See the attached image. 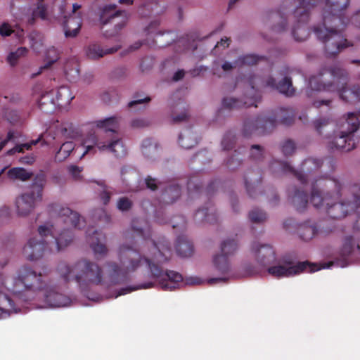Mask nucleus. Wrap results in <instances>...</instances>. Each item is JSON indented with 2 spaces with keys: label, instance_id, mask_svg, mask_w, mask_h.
Masks as SVG:
<instances>
[{
  "label": "nucleus",
  "instance_id": "f257e3e1",
  "mask_svg": "<svg viewBox=\"0 0 360 360\" xmlns=\"http://www.w3.org/2000/svg\"><path fill=\"white\" fill-rule=\"evenodd\" d=\"M133 229L144 240L136 251L127 243L122 244L117 250L121 264L115 262L106 264L105 272L94 262L87 259L77 261L72 265L65 262L58 263L56 271L65 283L75 281L78 285L85 289L91 285H97L105 282L108 284H117L124 281L126 275L141 268H146L150 277L158 282L164 290H173L179 286L183 281L182 276L177 272L165 271L162 265L167 262L171 255V249L167 243L156 244L150 238L149 232L142 228L132 226Z\"/></svg>",
  "mask_w": 360,
  "mask_h": 360
},
{
  "label": "nucleus",
  "instance_id": "f03ea898",
  "mask_svg": "<svg viewBox=\"0 0 360 360\" xmlns=\"http://www.w3.org/2000/svg\"><path fill=\"white\" fill-rule=\"evenodd\" d=\"M349 0H326L322 12V23L314 26L313 32L324 44L327 56H333L353 44L343 38L342 32L351 22L360 30V10L351 18L345 16Z\"/></svg>",
  "mask_w": 360,
  "mask_h": 360
},
{
  "label": "nucleus",
  "instance_id": "7ed1b4c3",
  "mask_svg": "<svg viewBox=\"0 0 360 360\" xmlns=\"http://www.w3.org/2000/svg\"><path fill=\"white\" fill-rule=\"evenodd\" d=\"M11 281L10 284L6 281L5 285H0V290L4 294L5 289L15 295L24 292L34 293L36 297L33 298L37 302V308L64 307L71 302L70 297L60 292L59 288L52 281H47L41 273L30 266H22Z\"/></svg>",
  "mask_w": 360,
  "mask_h": 360
},
{
  "label": "nucleus",
  "instance_id": "20e7f679",
  "mask_svg": "<svg viewBox=\"0 0 360 360\" xmlns=\"http://www.w3.org/2000/svg\"><path fill=\"white\" fill-rule=\"evenodd\" d=\"M323 186L324 193L316 191L313 184L311 202L314 207L325 210L331 218H343L349 212L360 207L359 184L345 185L338 179H328Z\"/></svg>",
  "mask_w": 360,
  "mask_h": 360
},
{
  "label": "nucleus",
  "instance_id": "39448f33",
  "mask_svg": "<svg viewBox=\"0 0 360 360\" xmlns=\"http://www.w3.org/2000/svg\"><path fill=\"white\" fill-rule=\"evenodd\" d=\"M347 72L338 67L324 69L316 75H313L309 81V89L306 91L308 97L312 96L314 91H337L342 100L347 102H355L360 100V89L354 86L352 89H347Z\"/></svg>",
  "mask_w": 360,
  "mask_h": 360
},
{
  "label": "nucleus",
  "instance_id": "423d86ee",
  "mask_svg": "<svg viewBox=\"0 0 360 360\" xmlns=\"http://www.w3.org/2000/svg\"><path fill=\"white\" fill-rule=\"evenodd\" d=\"M82 146L84 148L81 158L86 155H94L99 153H111L115 157L121 158L126 155L127 150L122 140L118 137H110L108 134L90 133L83 138Z\"/></svg>",
  "mask_w": 360,
  "mask_h": 360
},
{
  "label": "nucleus",
  "instance_id": "0eeeda50",
  "mask_svg": "<svg viewBox=\"0 0 360 360\" xmlns=\"http://www.w3.org/2000/svg\"><path fill=\"white\" fill-rule=\"evenodd\" d=\"M73 240L70 230L64 229L58 233L55 239L54 248L50 247L48 243L38 236L30 237L22 249L23 256L30 261H36L41 258L48 251L59 252L68 246Z\"/></svg>",
  "mask_w": 360,
  "mask_h": 360
},
{
  "label": "nucleus",
  "instance_id": "6e6552de",
  "mask_svg": "<svg viewBox=\"0 0 360 360\" xmlns=\"http://www.w3.org/2000/svg\"><path fill=\"white\" fill-rule=\"evenodd\" d=\"M359 126V121L356 115L349 112L347 118L340 125V132L327 142L330 150L349 151L355 147V143L352 139V134L355 132Z\"/></svg>",
  "mask_w": 360,
  "mask_h": 360
},
{
  "label": "nucleus",
  "instance_id": "1a4fd4ad",
  "mask_svg": "<svg viewBox=\"0 0 360 360\" xmlns=\"http://www.w3.org/2000/svg\"><path fill=\"white\" fill-rule=\"evenodd\" d=\"M332 263L324 264L321 267H317L315 264L307 262H296L292 259H283L277 265L269 266L268 273L276 278L293 276L304 271L314 272L321 269H328Z\"/></svg>",
  "mask_w": 360,
  "mask_h": 360
},
{
  "label": "nucleus",
  "instance_id": "9d476101",
  "mask_svg": "<svg viewBox=\"0 0 360 360\" xmlns=\"http://www.w3.org/2000/svg\"><path fill=\"white\" fill-rule=\"evenodd\" d=\"M283 172H291L295 174L297 179L302 184H304L307 181L311 182V191H313V184L315 186L316 191H320L321 188H324L323 186L324 181L328 179H312L311 172L319 169L321 165V162L318 159L308 158L305 160L301 167L300 172H295L287 162H278Z\"/></svg>",
  "mask_w": 360,
  "mask_h": 360
},
{
  "label": "nucleus",
  "instance_id": "9b49d317",
  "mask_svg": "<svg viewBox=\"0 0 360 360\" xmlns=\"http://www.w3.org/2000/svg\"><path fill=\"white\" fill-rule=\"evenodd\" d=\"M261 82L262 80L259 77L255 75L250 76L245 82L248 88L250 89L245 96V100L242 101L232 97H227L222 101L223 107L227 108H240L243 106L250 107L253 105L257 107L256 103L259 101L260 96L255 88V86H261Z\"/></svg>",
  "mask_w": 360,
  "mask_h": 360
},
{
  "label": "nucleus",
  "instance_id": "f8f14e48",
  "mask_svg": "<svg viewBox=\"0 0 360 360\" xmlns=\"http://www.w3.org/2000/svg\"><path fill=\"white\" fill-rule=\"evenodd\" d=\"M120 18L115 25L112 30L106 31L104 34L108 38L120 37V31L125 26L127 22V15L124 11H117L115 4H109L104 6L101 11L100 20L103 24H106L111 20Z\"/></svg>",
  "mask_w": 360,
  "mask_h": 360
},
{
  "label": "nucleus",
  "instance_id": "ddd939ff",
  "mask_svg": "<svg viewBox=\"0 0 360 360\" xmlns=\"http://www.w3.org/2000/svg\"><path fill=\"white\" fill-rule=\"evenodd\" d=\"M41 200L39 193L34 194L30 191L21 193L15 200L16 214L20 217H27Z\"/></svg>",
  "mask_w": 360,
  "mask_h": 360
},
{
  "label": "nucleus",
  "instance_id": "4468645a",
  "mask_svg": "<svg viewBox=\"0 0 360 360\" xmlns=\"http://www.w3.org/2000/svg\"><path fill=\"white\" fill-rule=\"evenodd\" d=\"M314 6L309 7H297L294 11V17L297 21V25L292 29V34L296 41H304L309 37V31L304 27V24L309 20V11Z\"/></svg>",
  "mask_w": 360,
  "mask_h": 360
},
{
  "label": "nucleus",
  "instance_id": "2eb2a0df",
  "mask_svg": "<svg viewBox=\"0 0 360 360\" xmlns=\"http://www.w3.org/2000/svg\"><path fill=\"white\" fill-rule=\"evenodd\" d=\"M86 238L96 258H101L107 255L108 250L105 245L102 243L105 240L102 233L94 229H89L86 231Z\"/></svg>",
  "mask_w": 360,
  "mask_h": 360
},
{
  "label": "nucleus",
  "instance_id": "dca6fc26",
  "mask_svg": "<svg viewBox=\"0 0 360 360\" xmlns=\"http://www.w3.org/2000/svg\"><path fill=\"white\" fill-rule=\"evenodd\" d=\"M56 212L58 214L59 219L58 223L63 221L67 224H71L75 229H82L85 221L77 212H74L68 207L56 205L54 207Z\"/></svg>",
  "mask_w": 360,
  "mask_h": 360
},
{
  "label": "nucleus",
  "instance_id": "f3484780",
  "mask_svg": "<svg viewBox=\"0 0 360 360\" xmlns=\"http://www.w3.org/2000/svg\"><path fill=\"white\" fill-rule=\"evenodd\" d=\"M252 251L258 262L262 267L271 265L275 261V253L273 248L268 245H259L254 244Z\"/></svg>",
  "mask_w": 360,
  "mask_h": 360
},
{
  "label": "nucleus",
  "instance_id": "a211bd4d",
  "mask_svg": "<svg viewBox=\"0 0 360 360\" xmlns=\"http://www.w3.org/2000/svg\"><path fill=\"white\" fill-rule=\"evenodd\" d=\"M264 23L273 33L278 34L285 30L286 19L278 11H271L266 15Z\"/></svg>",
  "mask_w": 360,
  "mask_h": 360
},
{
  "label": "nucleus",
  "instance_id": "6ab92c4d",
  "mask_svg": "<svg viewBox=\"0 0 360 360\" xmlns=\"http://www.w3.org/2000/svg\"><path fill=\"white\" fill-rule=\"evenodd\" d=\"M82 25L79 14L64 15L63 27L66 37H75L77 35Z\"/></svg>",
  "mask_w": 360,
  "mask_h": 360
},
{
  "label": "nucleus",
  "instance_id": "aec40b11",
  "mask_svg": "<svg viewBox=\"0 0 360 360\" xmlns=\"http://www.w3.org/2000/svg\"><path fill=\"white\" fill-rule=\"evenodd\" d=\"M212 264L214 269L221 274H226L231 270L230 257L221 252L212 256Z\"/></svg>",
  "mask_w": 360,
  "mask_h": 360
},
{
  "label": "nucleus",
  "instance_id": "412c9836",
  "mask_svg": "<svg viewBox=\"0 0 360 360\" xmlns=\"http://www.w3.org/2000/svg\"><path fill=\"white\" fill-rule=\"evenodd\" d=\"M266 86L276 89L280 93L287 96H291L294 94L295 89L292 86V82L290 79L285 77L282 81L279 82L277 84L274 78H269L266 82Z\"/></svg>",
  "mask_w": 360,
  "mask_h": 360
},
{
  "label": "nucleus",
  "instance_id": "4be33fe9",
  "mask_svg": "<svg viewBox=\"0 0 360 360\" xmlns=\"http://www.w3.org/2000/svg\"><path fill=\"white\" fill-rule=\"evenodd\" d=\"M18 312L13 301L0 290V319L9 316Z\"/></svg>",
  "mask_w": 360,
  "mask_h": 360
},
{
  "label": "nucleus",
  "instance_id": "5701e85b",
  "mask_svg": "<svg viewBox=\"0 0 360 360\" xmlns=\"http://www.w3.org/2000/svg\"><path fill=\"white\" fill-rule=\"evenodd\" d=\"M56 106L61 108L70 104L71 101L74 98L70 89L68 86H60L56 90H52Z\"/></svg>",
  "mask_w": 360,
  "mask_h": 360
},
{
  "label": "nucleus",
  "instance_id": "b1692460",
  "mask_svg": "<svg viewBox=\"0 0 360 360\" xmlns=\"http://www.w3.org/2000/svg\"><path fill=\"white\" fill-rule=\"evenodd\" d=\"M38 103L41 110L46 113L53 112L57 107L52 91L42 94Z\"/></svg>",
  "mask_w": 360,
  "mask_h": 360
},
{
  "label": "nucleus",
  "instance_id": "393cba45",
  "mask_svg": "<svg viewBox=\"0 0 360 360\" xmlns=\"http://www.w3.org/2000/svg\"><path fill=\"white\" fill-rule=\"evenodd\" d=\"M120 46L103 50L99 45H89L86 51V56L91 59H98L106 54H110L120 49Z\"/></svg>",
  "mask_w": 360,
  "mask_h": 360
},
{
  "label": "nucleus",
  "instance_id": "a878e982",
  "mask_svg": "<svg viewBox=\"0 0 360 360\" xmlns=\"http://www.w3.org/2000/svg\"><path fill=\"white\" fill-rule=\"evenodd\" d=\"M291 203L298 212L304 211L307 206V198L303 191L295 189L290 195Z\"/></svg>",
  "mask_w": 360,
  "mask_h": 360
},
{
  "label": "nucleus",
  "instance_id": "bb28decb",
  "mask_svg": "<svg viewBox=\"0 0 360 360\" xmlns=\"http://www.w3.org/2000/svg\"><path fill=\"white\" fill-rule=\"evenodd\" d=\"M239 68V65H236V60L233 63L229 61L220 63L219 60H216L212 65V72L214 75L221 77L225 73L230 72L233 68Z\"/></svg>",
  "mask_w": 360,
  "mask_h": 360
},
{
  "label": "nucleus",
  "instance_id": "cd10ccee",
  "mask_svg": "<svg viewBox=\"0 0 360 360\" xmlns=\"http://www.w3.org/2000/svg\"><path fill=\"white\" fill-rule=\"evenodd\" d=\"M120 121V117L112 116L97 120L96 122V126L98 128L104 129L105 131L115 132L119 127Z\"/></svg>",
  "mask_w": 360,
  "mask_h": 360
},
{
  "label": "nucleus",
  "instance_id": "c85d7f7f",
  "mask_svg": "<svg viewBox=\"0 0 360 360\" xmlns=\"http://www.w3.org/2000/svg\"><path fill=\"white\" fill-rule=\"evenodd\" d=\"M179 143L182 148L190 149L198 143V138L192 131L186 130L180 134Z\"/></svg>",
  "mask_w": 360,
  "mask_h": 360
},
{
  "label": "nucleus",
  "instance_id": "c756f323",
  "mask_svg": "<svg viewBox=\"0 0 360 360\" xmlns=\"http://www.w3.org/2000/svg\"><path fill=\"white\" fill-rule=\"evenodd\" d=\"M8 178L11 181L19 180L25 181L29 180L32 176V173L27 172L22 167H13L10 169L7 173Z\"/></svg>",
  "mask_w": 360,
  "mask_h": 360
},
{
  "label": "nucleus",
  "instance_id": "7c9ffc66",
  "mask_svg": "<svg viewBox=\"0 0 360 360\" xmlns=\"http://www.w3.org/2000/svg\"><path fill=\"white\" fill-rule=\"evenodd\" d=\"M177 254L182 257H191L193 254V245L186 238L178 239L176 246Z\"/></svg>",
  "mask_w": 360,
  "mask_h": 360
},
{
  "label": "nucleus",
  "instance_id": "2f4dec72",
  "mask_svg": "<svg viewBox=\"0 0 360 360\" xmlns=\"http://www.w3.org/2000/svg\"><path fill=\"white\" fill-rule=\"evenodd\" d=\"M318 233V230L314 224H304L299 226L298 234L304 240H309Z\"/></svg>",
  "mask_w": 360,
  "mask_h": 360
},
{
  "label": "nucleus",
  "instance_id": "473e14b6",
  "mask_svg": "<svg viewBox=\"0 0 360 360\" xmlns=\"http://www.w3.org/2000/svg\"><path fill=\"white\" fill-rule=\"evenodd\" d=\"M355 249L359 250V245L356 243L352 237H346L344 240L342 248L340 250V255L342 257L349 256L354 252Z\"/></svg>",
  "mask_w": 360,
  "mask_h": 360
},
{
  "label": "nucleus",
  "instance_id": "72a5a7b5",
  "mask_svg": "<svg viewBox=\"0 0 360 360\" xmlns=\"http://www.w3.org/2000/svg\"><path fill=\"white\" fill-rule=\"evenodd\" d=\"M262 58L255 54H246L239 56L236 60V65L239 68L252 65L257 63Z\"/></svg>",
  "mask_w": 360,
  "mask_h": 360
},
{
  "label": "nucleus",
  "instance_id": "f704fd0d",
  "mask_svg": "<svg viewBox=\"0 0 360 360\" xmlns=\"http://www.w3.org/2000/svg\"><path fill=\"white\" fill-rule=\"evenodd\" d=\"M28 49L25 47H20L15 51L8 53L6 61L11 66H15L20 58L27 56Z\"/></svg>",
  "mask_w": 360,
  "mask_h": 360
},
{
  "label": "nucleus",
  "instance_id": "c9c22d12",
  "mask_svg": "<svg viewBox=\"0 0 360 360\" xmlns=\"http://www.w3.org/2000/svg\"><path fill=\"white\" fill-rule=\"evenodd\" d=\"M158 145L153 140L148 139L143 141L142 152L148 158H154L158 154Z\"/></svg>",
  "mask_w": 360,
  "mask_h": 360
},
{
  "label": "nucleus",
  "instance_id": "e433bc0d",
  "mask_svg": "<svg viewBox=\"0 0 360 360\" xmlns=\"http://www.w3.org/2000/svg\"><path fill=\"white\" fill-rule=\"evenodd\" d=\"M12 33L15 34L16 38L21 41L24 36V30L20 28L13 29L8 23H3L0 26V34L3 37H7L11 35Z\"/></svg>",
  "mask_w": 360,
  "mask_h": 360
},
{
  "label": "nucleus",
  "instance_id": "4c0bfd02",
  "mask_svg": "<svg viewBox=\"0 0 360 360\" xmlns=\"http://www.w3.org/2000/svg\"><path fill=\"white\" fill-rule=\"evenodd\" d=\"M238 248L237 243L233 239H227L224 240L220 247V252L225 255L231 257L235 254Z\"/></svg>",
  "mask_w": 360,
  "mask_h": 360
},
{
  "label": "nucleus",
  "instance_id": "58836bf2",
  "mask_svg": "<svg viewBox=\"0 0 360 360\" xmlns=\"http://www.w3.org/2000/svg\"><path fill=\"white\" fill-rule=\"evenodd\" d=\"M75 148V143L72 141H67L63 143L56 155L58 161L65 160Z\"/></svg>",
  "mask_w": 360,
  "mask_h": 360
},
{
  "label": "nucleus",
  "instance_id": "ea45409f",
  "mask_svg": "<svg viewBox=\"0 0 360 360\" xmlns=\"http://www.w3.org/2000/svg\"><path fill=\"white\" fill-rule=\"evenodd\" d=\"M46 176L43 174H37L32 183V187L30 190L32 193L34 194L39 193L40 194V198L42 199L43 196V189L46 184Z\"/></svg>",
  "mask_w": 360,
  "mask_h": 360
},
{
  "label": "nucleus",
  "instance_id": "a19ab883",
  "mask_svg": "<svg viewBox=\"0 0 360 360\" xmlns=\"http://www.w3.org/2000/svg\"><path fill=\"white\" fill-rule=\"evenodd\" d=\"M58 231V229L51 222H46L38 227V236L44 239V237L51 235L56 238L57 236H54V234Z\"/></svg>",
  "mask_w": 360,
  "mask_h": 360
},
{
  "label": "nucleus",
  "instance_id": "79ce46f5",
  "mask_svg": "<svg viewBox=\"0 0 360 360\" xmlns=\"http://www.w3.org/2000/svg\"><path fill=\"white\" fill-rule=\"evenodd\" d=\"M39 140H40V138H39L36 140H33L29 143L17 145L14 148L8 150L7 151L6 154L8 155H12L15 154V153H23L25 151V150H29L32 148V147L33 146H35L36 144H37L38 142L39 141Z\"/></svg>",
  "mask_w": 360,
  "mask_h": 360
},
{
  "label": "nucleus",
  "instance_id": "37998d69",
  "mask_svg": "<svg viewBox=\"0 0 360 360\" xmlns=\"http://www.w3.org/2000/svg\"><path fill=\"white\" fill-rule=\"evenodd\" d=\"M180 195V188L177 186L168 188L164 194L163 199L167 203L173 202Z\"/></svg>",
  "mask_w": 360,
  "mask_h": 360
},
{
  "label": "nucleus",
  "instance_id": "c03bdc74",
  "mask_svg": "<svg viewBox=\"0 0 360 360\" xmlns=\"http://www.w3.org/2000/svg\"><path fill=\"white\" fill-rule=\"evenodd\" d=\"M281 123L285 125L292 124L295 118V112L292 109H281L278 115Z\"/></svg>",
  "mask_w": 360,
  "mask_h": 360
},
{
  "label": "nucleus",
  "instance_id": "a18cd8bd",
  "mask_svg": "<svg viewBox=\"0 0 360 360\" xmlns=\"http://www.w3.org/2000/svg\"><path fill=\"white\" fill-rule=\"evenodd\" d=\"M249 218L252 222L262 223L266 219V214L262 210L255 208L249 212Z\"/></svg>",
  "mask_w": 360,
  "mask_h": 360
},
{
  "label": "nucleus",
  "instance_id": "49530a36",
  "mask_svg": "<svg viewBox=\"0 0 360 360\" xmlns=\"http://www.w3.org/2000/svg\"><path fill=\"white\" fill-rule=\"evenodd\" d=\"M46 58L48 60V64L44 68L50 66L59 58L58 50L53 46L49 49L46 51Z\"/></svg>",
  "mask_w": 360,
  "mask_h": 360
},
{
  "label": "nucleus",
  "instance_id": "de8ad7c7",
  "mask_svg": "<svg viewBox=\"0 0 360 360\" xmlns=\"http://www.w3.org/2000/svg\"><path fill=\"white\" fill-rule=\"evenodd\" d=\"M195 219L198 221H207L208 222H211L212 221L210 219V214L207 212V209L198 210L195 214Z\"/></svg>",
  "mask_w": 360,
  "mask_h": 360
},
{
  "label": "nucleus",
  "instance_id": "09e8293b",
  "mask_svg": "<svg viewBox=\"0 0 360 360\" xmlns=\"http://www.w3.org/2000/svg\"><path fill=\"white\" fill-rule=\"evenodd\" d=\"M295 148V143L290 140L285 141L281 146L282 152L285 155H291L294 152Z\"/></svg>",
  "mask_w": 360,
  "mask_h": 360
},
{
  "label": "nucleus",
  "instance_id": "8fccbe9b",
  "mask_svg": "<svg viewBox=\"0 0 360 360\" xmlns=\"http://www.w3.org/2000/svg\"><path fill=\"white\" fill-rule=\"evenodd\" d=\"M34 17H39L42 20L46 18V8L42 3H39L37 8L33 11Z\"/></svg>",
  "mask_w": 360,
  "mask_h": 360
},
{
  "label": "nucleus",
  "instance_id": "3c124183",
  "mask_svg": "<svg viewBox=\"0 0 360 360\" xmlns=\"http://www.w3.org/2000/svg\"><path fill=\"white\" fill-rule=\"evenodd\" d=\"M154 286H155V283L153 282L145 283L139 286L133 287L130 289H128V288L122 289V292H120L118 295H117L115 297H117L118 295H124V294L131 292L132 290H136L141 289V288H143V289L150 288H153Z\"/></svg>",
  "mask_w": 360,
  "mask_h": 360
},
{
  "label": "nucleus",
  "instance_id": "603ef678",
  "mask_svg": "<svg viewBox=\"0 0 360 360\" xmlns=\"http://www.w3.org/2000/svg\"><path fill=\"white\" fill-rule=\"evenodd\" d=\"M131 201L126 198H122L117 202V208L122 211L128 210L131 207Z\"/></svg>",
  "mask_w": 360,
  "mask_h": 360
},
{
  "label": "nucleus",
  "instance_id": "864d4df0",
  "mask_svg": "<svg viewBox=\"0 0 360 360\" xmlns=\"http://www.w3.org/2000/svg\"><path fill=\"white\" fill-rule=\"evenodd\" d=\"M68 169L75 179H79L80 178V173L82 170V168L75 165H70L68 167Z\"/></svg>",
  "mask_w": 360,
  "mask_h": 360
},
{
  "label": "nucleus",
  "instance_id": "5fc2aeb1",
  "mask_svg": "<svg viewBox=\"0 0 360 360\" xmlns=\"http://www.w3.org/2000/svg\"><path fill=\"white\" fill-rule=\"evenodd\" d=\"M250 155L252 158L257 160L262 157V151L259 145H254L251 148Z\"/></svg>",
  "mask_w": 360,
  "mask_h": 360
},
{
  "label": "nucleus",
  "instance_id": "6e6d98bb",
  "mask_svg": "<svg viewBox=\"0 0 360 360\" xmlns=\"http://www.w3.org/2000/svg\"><path fill=\"white\" fill-rule=\"evenodd\" d=\"M329 123V120L326 118H320L314 121L315 128L318 131H321V129L326 126Z\"/></svg>",
  "mask_w": 360,
  "mask_h": 360
},
{
  "label": "nucleus",
  "instance_id": "4d7b16f0",
  "mask_svg": "<svg viewBox=\"0 0 360 360\" xmlns=\"http://www.w3.org/2000/svg\"><path fill=\"white\" fill-rule=\"evenodd\" d=\"M148 124V122L143 118L134 119L131 122V125L134 127H143Z\"/></svg>",
  "mask_w": 360,
  "mask_h": 360
},
{
  "label": "nucleus",
  "instance_id": "13d9d810",
  "mask_svg": "<svg viewBox=\"0 0 360 360\" xmlns=\"http://www.w3.org/2000/svg\"><path fill=\"white\" fill-rule=\"evenodd\" d=\"M37 37H38V36H37V34H30V40L32 41L31 46H32V48L34 50H35V51H38L40 49L41 46H42V44H41V43H38L37 41H35V39H36Z\"/></svg>",
  "mask_w": 360,
  "mask_h": 360
},
{
  "label": "nucleus",
  "instance_id": "bf43d9fd",
  "mask_svg": "<svg viewBox=\"0 0 360 360\" xmlns=\"http://www.w3.org/2000/svg\"><path fill=\"white\" fill-rule=\"evenodd\" d=\"M150 101V98L149 97H145L143 98H137V99H135L134 101H130L128 103V106L129 108H133V107H134L135 105H136L138 104H141V103H148Z\"/></svg>",
  "mask_w": 360,
  "mask_h": 360
},
{
  "label": "nucleus",
  "instance_id": "052dcab7",
  "mask_svg": "<svg viewBox=\"0 0 360 360\" xmlns=\"http://www.w3.org/2000/svg\"><path fill=\"white\" fill-rule=\"evenodd\" d=\"M14 139V132L9 131L7 134V137L4 140L0 141V150L7 144L9 141H12Z\"/></svg>",
  "mask_w": 360,
  "mask_h": 360
},
{
  "label": "nucleus",
  "instance_id": "680f3d73",
  "mask_svg": "<svg viewBox=\"0 0 360 360\" xmlns=\"http://www.w3.org/2000/svg\"><path fill=\"white\" fill-rule=\"evenodd\" d=\"M299 6L297 7H309L315 6L316 0H297Z\"/></svg>",
  "mask_w": 360,
  "mask_h": 360
},
{
  "label": "nucleus",
  "instance_id": "e2e57ef3",
  "mask_svg": "<svg viewBox=\"0 0 360 360\" xmlns=\"http://www.w3.org/2000/svg\"><path fill=\"white\" fill-rule=\"evenodd\" d=\"M330 102L329 99L316 100L313 102L312 105L315 108H320L323 105H328Z\"/></svg>",
  "mask_w": 360,
  "mask_h": 360
},
{
  "label": "nucleus",
  "instance_id": "0e129e2a",
  "mask_svg": "<svg viewBox=\"0 0 360 360\" xmlns=\"http://www.w3.org/2000/svg\"><path fill=\"white\" fill-rule=\"evenodd\" d=\"M34 162V157L33 155H28L22 157L20 159V162L25 165H31Z\"/></svg>",
  "mask_w": 360,
  "mask_h": 360
},
{
  "label": "nucleus",
  "instance_id": "69168bd1",
  "mask_svg": "<svg viewBox=\"0 0 360 360\" xmlns=\"http://www.w3.org/2000/svg\"><path fill=\"white\" fill-rule=\"evenodd\" d=\"M146 184L147 185V187L153 191L155 190L157 188L156 179H146Z\"/></svg>",
  "mask_w": 360,
  "mask_h": 360
},
{
  "label": "nucleus",
  "instance_id": "338daca9",
  "mask_svg": "<svg viewBox=\"0 0 360 360\" xmlns=\"http://www.w3.org/2000/svg\"><path fill=\"white\" fill-rule=\"evenodd\" d=\"M110 193L104 188L101 193V198L102 199L104 204H107L110 200Z\"/></svg>",
  "mask_w": 360,
  "mask_h": 360
},
{
  "label": "nucleus",
  "instance_id": "774afa93",
  "mask_svg": "<svg viewBox=\"0 0 360 360\" xmlns=\"http://www.w3.org/2000/svg\"><path fill=\"white\" fill-rule=\"evenodd\" d=\"M226 279V277L212 278L207 280V283L210 284H214L219 282H224Z\"/></svg>",
  "mask_w": 360,
  "mask_h": 360
}]
</instances>
